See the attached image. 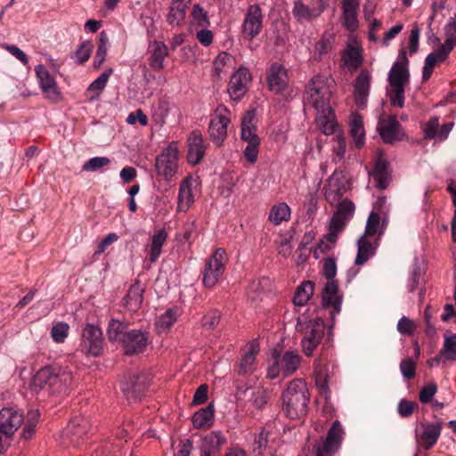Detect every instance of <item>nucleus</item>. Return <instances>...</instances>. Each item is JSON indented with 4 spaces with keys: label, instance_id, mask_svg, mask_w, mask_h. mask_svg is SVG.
<instances>
[{
    "label": "nucleus",
    "instance_id": "5701e85b",
    "mask_svg": "<svg viewBox=\"0 0 456 456\" xmlns=\"http://www.w3.org/2000/svg\"><path fill=\"white\" fill-rule=\"evenodd\" d=\"M197 180L191 175L185 177L179 186L177 197V211L187 212L194 202L193 190L197 187Z\"/></svg>",
    "mask_w": 456,
    "mask_h": 456
},
{
    "label": "nucleus",
    "instance_id": "cd10ccee",
    "mask_svg": "<svg viewBox=\"0 0 456 456\" xmlns=\"http://www.w3.org/2000/svg\"><path fill=\"white\" fill-rule=\"evenodd\" d=\"M148 54L150 66L159 70L164 67V61L168 55V50L164 42L153 40L149 42Z\"/></svg>",
    "mask_w": 456,
    "mask_h": 456
},
{
    "label": "nucleus",
    "instance_id": "412c9836",
    "mask_svg": "<svg viewBox=\"0 0 456 456\" xmlns=\"http://www.w3.org/2000/svg\"><path fill=\"white\" fill-rule=\"evenodd\" d=\"M268 89L274 94H281L288 87L289 76L287 69L280 63H273L267 73Z\"/></svg>",
    "mask_w": 456,
    "mask_h": 456
},
{
    "label": "nucleus",
    "instance_id": "bf43d9fd",
    "mask_svg": "<svg viewBox=\"0 0 456 456\" xmlns=\"http://www.w3.org/2000/svg\"><path fill=\"white\" fill-rule=\"evenodd\" d=\"M417 330V324L414 321L406 316H403L397 323V330L400 334L405 336H411Z\"/></svg>",
    "mask_w": 456,
    "mask_h": 456
},
{
    "label": "nucleus",
    "instance_id": "680f3d73",
    "mask_svg": "<svg viewBox=\"0 0 456 456\" xmlns=\"http://www.w3.org/2000/svg\"><path fill=\"white\" fill-rule=\"evenodd\" d=\"M256 113L255 110H248L242 118L240 131L256 130Z\"/></svg>",
    "mask_w": 456,
    "mask_h": 456
},
{
    "label": "nucleus",
    "instance_id": "e2e57ef3",
    "mask_svg": "<svg viewBox=\"0 0 456 456\" xmlns=\"http://www.w3.org/2000/svg\"><path fill=\"white\" fill-rule=\"evenodd\" d=\"M400 370L405 379H413L416 373V365L414 361L411 358L402 360L400 362Z\"/></svg>",
    "mask_w": 456,
    "mask_h": 456
},
{
    "label": "nucleus",
    "instance_id": "09e8293b",
    "mask_svg": "<svg viewBox=\"0 0 456 456\" xmlns=\"http://www.w3.org/2000/svg\"><path fill=\"white\" fill-rule=\"evenodd\" d=\"M112 73V69H110L107 71L102 73L95 80H94L90 86H88V92L95 93V95H92L90 97V102H93L98 99L100 94L105 88L107 82L110 74Z\"/></svg>",
    "mask_w": 456,
    "mask_h": 456
},
{
    "label": "nucleus",
    "instance_id": "69168bd1",
    "mask_svg": "<svg viewBox=\"0 0 456 456\" xmlns=\"http://www.w3.org/2000/svg\"><path fill=\"white\" fill-rule=\"evenodd\" d=\"M91 54V45L89 43L83 42L79 45L78 49L75 53L73 58L77 63H83L86 61Z\"/></svg>",
    "mask_w": 456,
    "mask_h": 456
},
{
    "label": "nucleus",
    "instance_id": "2eb2a0df",
    "mask_svg": "<svg viewBox=\"0 0 456 456\" xmlns=\"http://www.w3.org/2000/svg\"><path fill=\"white\" fill-rule=\"evenodd\" d=\"M208 143L198 130L191 132L186 141V159L189 165H199L206 155Z\"/></svg>",
    "mask_w": 456,
    "mask_h": 456
},
{
    "label": "nucleus",
    "instance_id": "f3484780",
    "mask_svg": "<svg viewBox=\"0 0 456 456\" xmlns=\"http://www.w3.org/2000/svg\"><path fill=\"white\" fill-rule=\"evenodd\" d=\"M226 443L227 438L220 430H214L202 436L199 442L200 456L217 455Z\"/></svg>",
    "mask_w": 456,
    "mask_h": 456
},
{
    "label": "nucleus",
    "instance_id": "864d4df0",
    "mask_svg": "<svg viewBox=\"0 0 456 456\" xmlns=\"http://www.w3.org/2000/svg\"><path fill=\"white\" fill-rule=\"evenodd\" d=\"M110 162L108 157H94L87 160L82 167L86 172H95L106 167Z\"/></svg>",
    "mask_w": 456,
    "mask_h": 456
},
{
    "label": "nucleus",
    "instance_id": "ddd939ff",
    "mask_svg": "<svg viewBox=\"0 0 456 456\" xmlns=\"http://www.w3.org/2000/svg\"><path fill=\"white\" fill-rule=\"evenodd\" d=\"M82 353L97 357L103 351L102 331L97 326L87 323L82 330V339L80 343Z\"/></svg>",
    "mask_w": 456,
    "mask_h": 456
},
{
    "label": "nucleus",
    "instance_id": "37998d69",
    "mask_svg": "<svg viewBox=\"0 0 456 456\" xmlns=\"http://www.w3.org/2000/svg\"><path fill=\"white\" fill-rule=\"evenodd\" d=\"M167 233L165 229L158 230L151 237L150 248V260L154 263L161 254L162 247L167 240Z\"/></svg>",
    "mask_w": 456,
    "mask_h": 456
},
{
    "label": "nucleus",
    "instance_id": "72a5a7b5",
    "mask_svg": "<svg viewBox=\"0 0 456 456\" xmlns=\"http://www.w3.org/2000/svg\"><path fill=\"white\" fill-rule=\"evenodd\" d=\"M350 134L357 148L362 147L365 142V131L362 117L357 113H353L349 118Z\"/></svg>",
    "mask_w": 456,
    "mask_h": 456
},
{
    "label": "nucleus",
    "instance_id": "6e6d98bb",
    "mask_svg": "<svg viewBox=\"0 0 456 456\" xmlns=\"http://www.w3.org/2000/svg\"><path fill=\"white\" fill-rule=\"evenodd\" d=\"M359 8L360 7H342L343 23L347 28H354L357 26Z\"/></svg>",
    "mask_w": 456,
    "mask_h": 456
},
{
    "label": "nucleus",
    "instance_id": "473e14b6",
    "mask_svg": "<svg viewBox=\"0 0 456 456\" xmlns=\"http://www.w3.org/2000/svg\"><path fill=\"white\" fill-rule=\"evenodd\" d=\"M316 123L321 131L325 134L335 132L334 112L331 107L316 110Z\"/></svg>",
    "mask_w": 456,
    "mask_h": 456
},
{
    "label": "nucleus",
    "instance_id": "4d7b16f0",
    "mask_svg": "<svg viewBox=\"0 0 456 456\" xmlns=\"http://www.w3.org/2000/svg\"><path fill=\"white\" fill-rule=\"evenodd\" d=\"M259 145L260 139H254L251 142H247V146L244 149L243 154L245 159L251 164L255 163L257 159Z\"/></svg>",
    "mask_w": 456,
    "mask_h": 456
},
{
    "label": "nucleus",
    "instance_id": "f704fd0d",
    "mask_svg": "<svg viewBox=\"0 0 456 456\" xmlns=\"http://www.w3.org/2000/svg\"><path fill=\"white\" fill-rule=\"evenodd\" d=\"M235 58L226 53H220L213 61V70L216 77H220L235 66Z\"/></svg>",
    "mask_w": 456,
    "mask_h": 456
},
{
    "label": "nucleus",
    "instance_id": "8fccbe9b",
    "mask_svg": "<svg viewBox=\"0 0 456 456\" xmlns=\"http://www.w3.org/2000/svg\"><path fill=\"white\" fill-rule=\"evenodd\" d=\"M335 42V36L330 30H326L322 38L316 43L315 50L318 54V59H321L324 54L328 53L333 46Z\"/></svg>",
    "mask_w": 456,
    "mask_h": 456
},
{
    "label": "nucleus",
    "instance_id": "5fc2aeb1",
    "mask_svg": "<svg viewBox=\"0 0 456 456\" xmlns=\"http://www.w3.org/2000/svg\"><path fill=\"white\" fill-rule=\"evenodd\" d=\"M420 276H421V267L419 263V260L416 258L414 260V263L412 264L410 276L408 279L407 289H408L409 292H413L417 289V287L419 283Z\"/></svg>",
    "mask_w": 456,
    "mask_h": 456
},
{
    "label": "nucleus",
    "instance_id": "f03ea898",
    "mask_svg": "<svg viewBox=\"0 0 456 456\" xmlns=\"http://www.w3.org/2000/svg\"><path fill=\"white\" fill-rule=\"evenodd\" d=\"M296 331L302 336L300 344L304 354L311 356L323 338L325 323L322 318H311L305 312L297 319Z\"/></svg>",
    "mask_w": 456,
    "mask_h": 456
},
{
    "label": "nucleus",
    "instance_id": "b1692460",
    "mask_svg": "<svg viewBox=\"0 0 456 456\" xmlns=\"http://www.w3.org/2000/svg\"><path fill=\"white\" fill-rule=\"evenodd\" d=\"M371 76L366 69L362 70L354 86V102L358 109L363 110L368 102Z\"/></svg>",
    "mask_w": 456,
    "mask_h": 456
},
{
    "label": "nucleus",
    "instance_id": "2f4dec72",
    "mask_svg": "<svg viewBox=\"0 0 456 456\" xmlns=\"http://www.w3.org/2000/svg\"><path fill=\"white\" fill-rule=\"evenodd\" d=\"M378 243L372 244L367 237L362 235L357 240V254L355 256V265H362L365 264L376 253Z\"/></svg>",
    "mask_w": 456,
    "mask_h": 456
},
{
    "label": "nucleus",
    "instance_id": "13d9d810",
    "mask_svg": "<svg viewBox=\"0 0 456 456\" xmlns=\"http://www.w3.org/2000/svg\"><path fill=\"white\" fill-rule=\"evenodd\" d=\"M268 443V432L261 429L259 433L253 435V452L255 454H261Z\"/></svg>",
    "mask_w": 456,
    "mask_h": 456
},
{
    "label": "nucleus",
    "instance_id": "7c9ffc66",
    "mask_svg": "<svg viewBox=\"0 0 456 456\" xmlns=\"http://www.w3.org/2000/svg\"><path fill=\"white\" fill-rule=\"evenodd\" d=\"M143 290L142 286L138 281L130 286L124 297V304L128 311L135 312L140 308L143 300Z\"/></svg>",
    "mask_w": 456,
    "mask_h": 456
},
{
    "label": "nucleus",
    "instance_id": "0eeeda50",
    "mask_svg": "<svg viewBox=\"0 0 456 456\" xmlns=\"http://www.w3.org/2000/svg\"><path fill=\"white\" fill-rule=\"evenodd\" d=\"M179 150L177 143L172 142L165 147L155 160L157 175L165 181L171 182L178 172Z\"/></svg>",
    "mask_w": 456,
    "mask_h": 456
},
{
    "label": "nucleus",
    "instance_id": "338daca9",
    "mask_svg": "<svg viewBox=\"0 0 456 456\" xmlns=\"http://www.w3.org/2000/svg\"><path fill=\"white\" fill-rule=\"evenodd\" d=\"M220 321V313L217 310L208 312L202 318V326L208 330L214 329Z\"/></svg>",
    "mask_w": 456,
    "mask_h": 456
},
{
    "label": "nucleus",
    "instance_id": "ea45409f",
    "mask_svg": "<svg viewBox=\"0 0 456 456\" xmlns=\"http://www.w3.org/2000/svg\"><path fill=\"white\" fill-rule=\"evenodd\" d=\"M290 216L289 206L285 202H280L271 208L268 218L273 225H280L282 222L289 221Z\"/></svg>",
    "mask_w": 456,
    "mask_h": 456
},
{
    "label": "nucleus",
    "instance_id": "4be33fe9",
    "mask_svg": "<svg viewBox=\"0 0 456 456\" xmlns=\"http://www.w3.org/2000/svg\"><path fill=\"white\" fill-rule=\"evenodd\" d=\"M147 375L141 373L121 382V390L129 401H137L147 389Z\"/></svg>",
    "mask_w": 456,
    "mask_h": 456
},
{
    "label": "nucleus",
    "instance_id": "c85d7f7f",
    "mask_svg": "<svg viewBox=\"0 0 456 456\" xmlns=\"http://www.w3.org/2000/svg\"><path fill=\"white\" fill-rule=\"evenodd\" d=\"M349 187L347 174L345 171L336 169L328 180L327 197L331 193L341 197Z\"/></svg>",
    "mask_w": 456,
    "mask_h": 456
},
{
    "label": "nucleus",
    "instance_id": "c03bdc74",
    "mask_svg": "<svg viewBox=\"0 0 456 456\" xmlns=\"http://www.w3.org/2000/svg\"><path fill=\"white\" fill-rule=\"evenodd\" d=\"M322 12V8H310L306 6L301 0H297L294 3L293 14L297 20H309L313 18L318 17Z\"/></svg>",
    "mask_w": 456,
    "mask_h": 456
},
{
    "label": "nucleus",
    "instance_id": "e433bc0d",
    "mask_svg": "<svg viewBox=\"0 0 456 456\" xmlns=\"http://www.w3.org/2000/svg\"><path fill=\"white\" fill-rule=\"evenodd\" d=\"M388 80L391 87H404L409 81L406 67L395 62L389 71Z\"/></svg>",
    "mask_w": 456,
    "mask_h": 456
},
{
    "label": "nucleus",
    "instance_id": "4468645a",
    "mask_svg": "<svg viewBox=\"0 0 456 456\" xmlns=\"http://www.w3.org/2000/svg\"><path fill=\"white\" fill-rule=\"evenodd\" d=\"M236 391L240 400H245L256 411H263L269 402V391L262 386L238 385Z\"/></svg>",
    "mask_w": 456,
    "mask_h": 456
},
{
    "label": "nucleus",
    "instance_id": "f257e3e1",
    "mask_svg": "<svg viewBox=\"0 0 456 456\" xmlns=\"http://www.w3.org/2000/svg\"><path fill=\"white\" fill-rule=\"evenodd\" d=\"M74 382L72 371L65 366H46L40 369L32 380V386L47 389L53 395L66 394Z\"/></svg>",
    "mask_w": 456,
    "mask_h": 456
},
{
    "label": "nucleus",
    "instance_id": "9b49d317",
    "mask_svg": "<svg viewBox=\"0 0 456 456\" xmlns=\"http://www.w3.org/2000/svg\"><path fill=\"white\" fill-rule=\"evenodd\" d=\"M229 115L230 110L224 104H219L209 122L208 134L216 146H221L227 136V126L231 121Z\"/></svg>",
    "mask_w": 456,
    "mask_h": 456
},
{
    "label": "nucleus",
    "instance_id": "0e129e2a",
    "mask_svg": "<svg viewBox=\"0 0 456 456\" xmlns=\"http://www.w3.org/2000/svg\"><path fill=\"white\" fill-rule=\"evenodd\" d=\"M5 50H7L12 56H14L17 60H19L23 65L27 66L28 64L29 59L28 55L17 45L4 44L2 46Z\"/></svg>",
    "mask_w": 456,
    "mask_h": 456
},
{
    "label": "nucleus",
    "instance_id": "3c124183",
    "mask_svg": "<svg viewBox=\"0 0 456 456\" xmlns=\"http://www.w3.org/2000/svg\"><path fill=\"white\" fill-rule=\"evenodd\" d=\"M69 326L64 322H59L51 329V337L56 343H62L69 335Z\"/></svg>",
    "mask_w": 456,
    "mask_h": 456
},
{
    "label": "nucleus",
    "instance_id": "de8ad7c7",
    "mask_svg": "<svg viewBox=\"0 0 456 456\" xmlns=\"http://www.w3.org/2000/svg\"><path fill=\"white\" fill-rule=\"evenodd\" d=\"M440 352L444 355V363L447 361H456V334L444 335L443 347Z\"/></svg>",
    "mask_w": 456,
    "mask_h": 456
},
{
    "label": "nucleus",
    "instance_id": "6e6552de",
    "mask_svg": "<svg viewBox=\"0 0 456 456\" xmlns=\"http://www.w3.org/2000/svg\"><path fill=\"white\" fill-rule=\"evenodd\" d=\"M354 205L351 200H344L341 201L330 221L329 232L324 239L331 246L337 242L338 234L346 228L349 220L354 213Z\"/></svg>",
    "mask_w": 456,
    "mask_h": 456
},
{
    "label": "nucleus",
    "instance_id": "9d476101",
    "mask_svg": "<svg viewBox=\"0 0 456 456\" xmlns=\"http://www.w3.org/2000/svg\"><path fill=\"white\" fill-rule=\"evenodd\" d=\"M444 44L434 52L430 53L425 59V65L422 71V80L430 78L436 64L444 62L449 56L456 45V30H451Z\"/></svg>",
    "mask_w": 456,
    "mask_h": 456
},
{
    "label": "nucleus",
    "instance_id": "20e7f679",
    "mask_svg": "<svg viewBox=\"0 0 456 456\" xmlns=\"http://www.w3.org/2000/svg\"><path fill=\"white\" fill-rule=\"evenodd\" d=\"M309 403L308 389L305 381L293 379L282 393V410L291 419H298L307 412Z\"/></svg>",
    "mask_w": 456,
    "mask_h": 456
},
{
    "label": "nucleus",
    "instance_id": "a18cd8bd",
    "mask_svg": "<svg viewBox=\"0 0 456 456\" xmlns=\"http://www.w3.org/2000/svg\"><path fill=\"white\" fill-rule=\"evenodd\" d=\"M262 11L257 4L249 5L243 23V28H260L262 26Z\"/></svg>",
    "mask_w": 456,
    "mask_h": 456
},
{
    "label": "nucleus",
    "instance_id": "79ce46f5",
    "mask_svg": "<svg viewBox=\"0 0 456 456\" xmlns=\"http://www.w3.org/2000/svg\"><path fill=\"white\" fill-rule=\"evenodd\" d=\"M399 123L395 118H390L379 126V134L385 142L392 143L397 139Z\"/></svg>",
    "mask_w": 456,
    "mask_h": 456
},
{
    "label": "nucleus",
    "instance_id": "c9c22d12",
    "mask_svg": "<svg viewBox=\"0 0 456 456\" xmlns=\"http://www.w3.org/2000/svg\"><path fill=\"white\" fill-rule=\"evenodd\" d=\"M192 425L195 428H208L214 423V406L209 404L199 410L192 416Z\"/></svg>",
    "mask_w": 456,
    "mask_h": 456
},
{
    "label": "nucleus",
    "instance_id": "bb28decb",
    "mask_svg": "<svg viewBox=\"0 0 456 456\" xmlns=\"http://www.w3.org/2000/svg\"><path fill=\"white\" fill-rule=\"evenodd\" d=\"M345 431L339 420H335L330 428L327 437L322 444V449L329 454L334 453L339 449L344 439Z\"/></svg>",
    "mask_w": 456,
    "mask_h": 456
},
{
    "label": "nucleus",
    "instance_id": "393cba45",
    "mask_svg": "<svg viewBox=\"0 0 456 456\" xmlns=\"http://www.w3.org/2000/svg\"><path fill=\"white\" fill-rule=\"evenodd\" d=\"M422 431L419 433L416 429V438L419 444L425 449H431L437 442L442 430L440 423L422 422Z\"/></svg>",
    "mask_w": 456,
    "mask_h": 456
},
{
    "label": "nucleus",
    "instance_id": "aec40b11",
    "mask_svg": "<svg viewBox=\"0 0 456 456\" xmlns=\"http://www.w3.org/2000/svg\"><path fill=\"white\" fill-rule=\"evenodd\" d=\"M120 343L127 355L142 353L148 345V333L141 330H129Z\"/></svg>",
    "mask_w": 456,
    "mask_h": 456
},
{
    "label": "nucleus",
    "instance_id": "423d86ee",
    "mask_svg": "<svg viewBox=\"0 0 456 456\" xmlns=\"http://www.w3.org/2000/svg\"><path fill=\"white\" fill-rule=\"evenodd\" d=\"M302 356L296 351L273 350L268 362L266 378L275 379L281 376L288 378L297 371L301 365Z\"/></svg>",
    "mask_w": 456,
    "mask_h": 456
},
{
    "label": "nucleus",
    "instance_id": "a878e982",
    "mask_svg": "<svg viewBox=\"0 0 456 456\" xmlns=\"http://www.w3.org/2000/svg\"><path fill=\"white\" fill-rule=\"evenodd\" d=\"M259 351V345L256 340L251 341L243 354L239 364L237 372L240 376L251 375L256 368V355Z\"/></svg>",
    "mask_w": 456,
    "mask_h": 456
},
{
    "label": "nucleus",
    "instance_id": "4c0bfd02",
    "mask_svg": "<svg viewBox=\"0 0 456 456\" xmlns=\"http://www.w3.org/2000/svg\"><path fill=\"white\" fill-rule=\"evenodd\" d=\"M180 315V310L177 307L167 309L163 314H161L155 323V328L158 333L167 332L173 324L177 321Z\"/></svg>",
    "mask_w": 456,
    "mask_h": 456
},
{
    "label": "nucleus",
    "instance_id": "6ab92c4d",
    "mask_svg": "<svg viewBox=\"0 0 456 456\" xmlns=\"http://www.w3.org/2000/svg\"><path fill=\"white\" fill-rule=\"evenodd\" d=\"M35 72L38 80L39 87L45 96L48 100L57 102L60 99V91L54 77L43 64L37 65Z\"/></svg>",
    "mask_w": 456,
    "mask_h": 456
},
{
    "label": "nucleus",
    "instance_id": "58836bf2",
    "mask_svg": "<svg viewBox=\"0 0 456 456\" xmlns=\"http://www.w3.org/2000/svg\"><path fill=\"white\" fill-rule=\"evenodd\" d=\"M314 292V283L311 281L302 282L295 292L293 303L297 306L305 305L313 297Z\"/></svg>",
    "mask_w": 456,
    "mask_h": 456
},
{
    "label": "nucleus",
    "instance_id": "f8f14e48",
    "mask_svg": "<svg viewBox=\"0 0 456 456\" xmlns=\"http://www.w3.org/2000/svg\"><path fill=\"white\" fill-rule=\"evenodd\" d=\"M225 255L224 249L217 248L206 262L203 270V284L206 288L214 287L223 275L225 268Z\"/></svg>",
    "mask_w": 456,
    "mask_h": 456
},
{
    "label": "nucleus",
    "instance_id": "dca6fc26",
    "mask_svg": "<svg viewBox=\"0 0 456 456\" xmlns=\"http://www.w3.org/2000/svg\"><path fill=\"white\" fill-rule=\"evenodd\" d=\"M251 81V74L247 68L240 67L232 76L228 85V94L234 102L240 101L248 91Z\"/></svg>",
    "mask_w": 456,
    "mask_h": 456
},
{
    "label": "nucleus",
    "instance_id": "c756f323",
    "mask_svg": "<svg viewBox=\"0 0 456 456\" xmlns=\"http://www.w3.org/2000/svg\"><path fill=\"white\" fill-rule=\"evenodd\" d=\"M371 176L376 182L377 188L383 190L386 189L390 181V172L388 162L379 158L373 167Z\"/></svg>",
    "mask_w": 456,
    "mask_h": 456
},
{
    "label": "nucleus",
    "instance_id": "1a4fd4ad",
    "mask_svg": "<svg viewBox=\"0 0 456 456\" xmlns=\"http://www.w3.org/2000/svg\"><path fill=\"white\" fill-rule=\"evenodd\" d=\"M23 421L22 413L12 407L3 408L0 411V454L6 450L12 434Z\"/></svg>",
    "mask_w": 456,
    "mask_h": 456
},
{
    "label": "nucleus",
    "instance_id": "052dcab7",
    "mask_svg": "<svg viewBox=\"0 0 456 456\" xmlns=\"http://www.w3.org/2000/svg\"><path fill=\"white\" fill-rule=\"evenodd\" d=\"M439 118L436 116L431 117L423 128L426 139L437 138Z\"/></svg>",
    "mask_w": 456,
    "mask_h": 456
},
{
    "label": "nucleus",
    "instance_id": "774afa93",
    "mask_svg": "<svg viewBox=\"0 0 456 456\" xmlns=\"http://www.w3.org/2000/svg\"><path fill=\"white\" fill-rule=\"evenodd\" d=\"M390 101L394 106L403 108L404 105V87H391Z\"/></svg>",
    "mask_w": 456,
    "mask_h": 456
},
{
    "label": "nucleus",
    "instance_id": "603ef678",
    "mask_svg": "<svg viewBox=\"0 0 456 456\" xmlns=\"http://www.w3.org/2000/svg\"><path fill=\"white\" fill-rule=\"evenodd\" d=\"M192 25L206 28L209 26L208 16L199 4H195L191 12Z\"/></svg>",
    "mask_w": 456,
    "mask_h": 456
},
{
    "label": "nucleus",
    "instance_id": "7ed1b4c3",
    "mask_svg": "<svg viewBox=\"0 0 456 456\" xmlns=\"http://www.w3.org/2000/svg\"><path fill=\"white\" fill-rule=\"evenodd\" d=\"M337 273V265L333 258L328 257L323 262L322 274L328 280L322 289V305L330 310L332 322H335L336 315L341 312L343 297L338 293V284L334 277ZM334 323L329 328L331 330Z\"/></svg>",
    "mask_w": 456,
    "mask_h": 456
},
{
    "label": "nucleus",
    "instance_id": "49530a36",
    "mask_svg": "<svg viewBox=\"0 0 456 456\" xmlns=\"http://www.w3.org/2000/svg\"><path fill=\"white\" fill-rule=\"evenodd\" d=\"M384 232L383 226L380 227V215L376 211H371L368 216L363 236L371 237L376 234L379 236Z\"/></svg>",
    "mask_w": 456,
    "mask_h": 456
},
{
    "label": "nucleus",
    "instance_id": "a211bd4d",
    "mask_svg": "<svg viewBox=\"0 0 456 456\" xmlns=\"http://www.w3.org/2000/svg\"><path fill=\"white\" fill-rule=\"evenodd\" d=\"M342 65L349 70L358 68L362 62V49L359 38L350 34L341 56Z\"/></svg>",
    "mask_w": 456,
    "mask_h": 456
},
{
    "label": "nucleus",
    "instance_id": "39448f33",
    "mask_svg": "<svg viewBox=\"0 0 456 456\" xmlns=\"http://www.w3.org/2000/svg\"><path fill=\"white\" fill-rule=\"evenodd\" d=\"M334 79L325 74L315 75L305 89V105L315 110L330 107V100L334 88Z\"/></svg>",
    "mask_w": 456,
    "mask_h": 456
},
{
    "label": "nucleus",
    "instance_id": "a19ab883",
    "mask_svg": "<svg viewBox=\"0 0 456 456\" xmlns=\"http://www.w3.org/2000/svg\"><path fill=\"white\" fill-rule=\"evenodd\" d=\"M130 329L126 322L112 319L108 325L107 336L110 342H121Z\"/></svg>",
    "mask_w": 456,
    "mask_h": 456
}]
</instances>
